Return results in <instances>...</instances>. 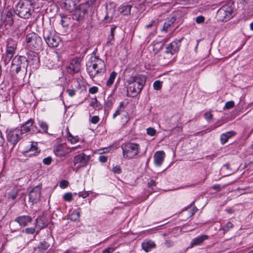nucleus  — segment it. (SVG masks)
Listing matches in <instances>:
<instances>
[{
	"mask_svg": "<svg viewBox=\"0 0 253 253\" xmlns=\"http://www.w3.org/2000/svg\"><path fill=\"white\" fill-rule=\"evenodd\" d=\"M87 73L91 79L103 75L106 71L104 61L98 57L92 56L86 64Z\"/></svg>",
	"mask_w": 253,
	"mask_h": 253,
	"instance_id": "f257e3e1",
	"label": "nucleus"
},
{
	"mask_svg": "<svg viewBox=\"0 0 253 253\" xmlns=\"http://www.w3.org/2000/svg\"><path fill=\"white\" fill-rule=\"evenodd\" d=\"M145 81L146 78L143 75L126 76V82L128 84L127 95L131 97L136 96L141 92Z\"/></svg>",
	"mask_w": 253,
	"mask_h": 253,
	"instance_id": "f03ea898",
	"label": "nucleus"
},
{
	"mask_svg": "<svg viewBox=\"0 0 253 253\" xmlns=\"http://www.w3.org/2000/svg\"><path fill=\"white\" fill-rule=\"evenodd\" d=\"M123 157L125 159H130L137 156L140 150V146L135 143H127L122 145Z\"/></svg>",
	"mask_w": 253,
	"mask_h": 253,
	"instance_id": "7ed1b4c3",
	"label": "nucleus"
},
{
	"mask_svg": "<svg viewBox=\"0 0 253 253\" xmlns=\"http://www.w3.org/2000/svg\"><path fill=\"white\" fill-rule=\"evenodd\" d=\"M26 41L27 46L31 49L39 50L42 47V40L36 33L32 32L26 35Z\"/></svg>",
	"mask_w": 253,
	"mask_h": 253,
	"instance_id": "20e7f679",
	"label": "nucleus"
},
{
	"mask_svg": "<svg viewBox=\"0 0 253 253\" xmlns=\"http://www.w3.org/2000/svg\"><path fill=\"white\" fill-rule=\"evenodd\" d=\"M33 10V4L18 2L16 6L15 11L17 14L23 18H29Z\"/></svg>",
	"mask_w": 253,
	"mask_h": 253,
	"instance_id": "39448f33",
	"label": "nucleus"
},
{
	"mask_svg": "<svg viewBox=\"0 0 253 253\" xmlns=\"http://www.w3.org/2000/svg\"><path fill=\"white\" fill-rule=\"evenodd\" d=\"M233 9L229 4L223 5L217 11V16L220 21H227L232 17Z\"/></svg>",
	"mask_w": 253,
	"mask_h": 253,
	"instance_id": "423d86ee",
	"label": "nucleus"
},
{
	"mask_svg": "<svg viewBox=\"0 0 253 253\" xmlns=\"http://www.w3.org/2000/svg\"><path fill=\"white\" fill-rule=\"evenodd\" d=\"M44 40L49 46L52 47H57L61 42L60 38L54 33L48 31L44 32Z\"/></svg>",
	"mask_w": 253,
	"mask_h": 253,
	"instance_id": "0eeeda50",
	"label": "nucleus"
},
{
	"mask_svg": "<svg viewBox=\"0 0 253 253\" xmlns=\"http://www.w3.org/2000/svg\"><path fill=\"white\" fill-rule=\"evenodd\" d=\"M179 42L174 41L171 42L166 48V50L165 52V55L161 56L164 57V59H166V61L165 62H167L172 57L173 54L177 52L179 50Z\"/></svg>",
	"mask_w": 253,
	"mask_h": 253,
	"instance_id": "6e6552de",
	"label": "nucleus"
},
{
	"mask_svg": "<svg viewBox=\"0 0 253 253\" xmlns=\"http://www.w3.org/2000/svg\"><path fill=\"white\" fill-rule=\"evenodd\" d=\"M27 60L23 56H16L12 60L11 69L12 71H15L16 73L21 70V68H24L26 62Z\"/></svg>",
	"mask_w": 253,
	"mask_h": 253,
	"instance_id": "1a4fd4ad",
	"label": "nucleus"
},
{
	"mask_svg": "<svg viewBox=\"0 0 253 253\" xmlns=\"http://www.w3.org/2000/svg\"><path fill=\"white\" fill-rule=\"evenodd\" d=\"M90 160V156L86 155L84 153L75 156L73 159V163L75 166L80 168L85 167L88 163Z\"/></svg>",
	"mask_w": 253,
	"mask_h": 253,
	"instance_id": "9d476101",
	"label": "nucleus"
},
{
	"mask_svg": "<svg viewBox=\"0 0 253 253\" xmlns=\"http://www.w3.org/2000/svg\"><path fill=\"white\" fill-rule=\"evenodd\" d=\"M21 131L19 129L15 128L9 130L7 133V140L9 142L15 145L21 138Z\"/></svg>",
	"mask_w": 253,
	"mask_h": 253,
	"instance_id": "9b49d317",
	"label": "nucleus"
},
{
	"mask_svg": "<svg viewBox=\"0 0 253 253\" xmlns=\"http://www.w3.org/2000/svg\"><path fill=\"white\" fill-rule=\"evenodd\" d=\"M87 17V10L83 6L76 9L72 14V18L78 21H83Z\"/></svg>",
	"mask_w": 253,
	"mask_h": 253,
	"instance_id": "f8f14e48",
	"label": "nucleus"
},
{
	"mask_svg": "<svg viewBox=\"0 0 253 253\" xmlns=\"http://www.w3.org/2000/svg\"><path fill=\"white\" fill-rule=\"evenodd\" d=\"M82 59L80 58H75L72 60L70 65L67 67L68 72L73 74L78 73L81 69V62Z\"/></svg>",
	"mask_w": 253,
	"mask_h": 253,
	"instance_id": "ddd939ff",
	"label": "nucleus"
},
{
	"mask_svg": "<svg viewBox=\"0 0 253 253\" xmlns=\"http://www.w3.org/2000/svg\"><path fill=\"white\" fill-rule=\"evenodd\" d=\"M41 186L35 187L29 193V200L33 203H37L40 201L41 195Z\"/></svg>",
	"mask_w": 253,
	"mask_h": 253,
	"instance_id": "4468645a",
	"label": "nucleus"
},
{
	"mask_svg": "<svg viewBox=\"0 0 253 253\" xmlns=\"http://www.w3.org/2000/svg\"><path fill=\"white\" fill-rule=\"evenodd\" d=\"M69 149V148L66 145L59 144L55 147L54 152L57 156L62 157L70 153Z\"/></svg>",
	"mask_w": 253,
	"mask_h": 253,
	"instance_id": "2eb2a0df",
	"label": "nucleus"
},
{
	"mask_svg": "<svg viewBox=\"0 0 253 253\" xmlns=\"http://www.w3.org/2000/svg\"><path fill=\"white\" fill-rule=\"evenodd\" d=\"M16 13L15 10L13 9H10L4 16V22L5 25L11 26L13 23V17L14 14Z\"/></svg>",
	"mask_w": 253,
	"mask_h": 253,
	"instance_id": "dca6fc26",
	"label": "nucleus"
},
{
	"mask_svg": "<svg viewBox=\"0 0 253 253\" xmlns=\"http://www.w3.org/2000/svg\"><path fill=\"white\" fill-rule=\"evenodd\" d=\"M165 157V153L164 151H157L154 155L155 164L158 166H160L162 164Z\"/></svg>",
	"mask_w": 253,
	"mask_h": 253,
	"instance_id": "f3484780",
	"label": "nucleus"
},
{
	"mask_svg": "<svg viewBox=\"0 0 253 253\" xmlns=\"http://www.w3.org/2000/svg\"><path fill=\"white\" fill-rule=\"evenodd\" d=\"M15 220L21 226H25L28 223L31 221L32 218L29 216L23 215L17 217Z\"/></svg>",
	"mask_w": 253,
	"mask_h": 253,
	"instance_id": "a211bd4d",
	"label": "nucleus"
},
{
	"mask_svg": "<svg viewBox=\"0 0 253 253\" xmlns=\"http://www.w3.org/2000/svg\"><path fill=\"white\" fill-rule=\"evenodd\" d=\"M30 143H31L29 144L30 147L25 148L24 151L23 153L25 155H27V153L32 152H34V153H30L29 156L35 155L36 153H38V152L37 151L38 148L37 145L34 144L33 142H31Z\"/></svg>",
	"mask_w": 253,
	"mask_h": 253,
	"instance_id": "6ab92c4d",
	"label": "nucleus"
},
{
	"mask_svg": "<svg viewBox=\"0 0 253 253\" xmlns=\"http://www.w3.org/2000/svg\"><path fill=\"white\" fill-rule=\"evenodd\" d=\"M75 3L73 0H63L62 6L67 10L71 12L75 7Z\"/></svg>",
	"mask_w": 253,
	"mask_h": 253,
	"instance_id": "aec40b11",
	"label": "nucleus"
},
{
	"mask_svg": "<svg viewBox=\"0 0 253 253\" xmlns=\"http://www.w3.org/2000/svg\"><path fill=\"white\" fill-rule=\"evenodd\" d=\"M34 121L32 119H30L27 121L21 127L20 131H21L22 134L24 133L29 132L31 130V127L33 126Z\"/></svg>",
	"mask_w": 253,
	"mask_h": 253,
	"instance_id": "412c9836",
	"label": "nucleus"
},
{
	"mask_svg": "<svg viewBox=\"0 0 253 253\" xmlns=\"http://www.w3.org/2000/svg\"><path fill=\"white\" fill-rule=\"evenodd\" d=\"M142 248L146 252L150 251L156 247V244L152 241L143 242L141 245Z\"/></svg>",
	"mask_w": 253,
	"mask_h": 253,
	"instance_id": "4be33fe9",
	"label": "nucleus"
},
{
	"mask_svg": "<svg viewBox=\"0 0 253 253\" xmlns=\"http://www.w3.org/2000/svg\"><path fill=\"white\" fill-rule=\"evenodd\" d=\"M235 134L236 133L233 131H227L222 134L220 138L221 143L223 144H225L230 138L235 135Z\"/></svg>",
	"mask_w": 253,
	"mask_h": 253,
	"instance_id": "5701e85b",
	"label": "nucleus"
},
{
	"mask_svg": "<svg viewBox=\"0 0 253 253\" xmlns=\"http://www.w3.org/2000/svg\"><path fill=\"white\" fill-rule=\"evenodd\" d=\"M208 238L209 236L208 235H203L196 238H195L194 240H193L191 244V247H193V246L201 244L203 241L208 239Z\"/></svg>",
	"mask_w": 253,
	"mask_h": 253,
	"instance_id": "b1692460",
	"label": "nucleus"
},
{
	"mask_svg": "<svg viewBox=\"0 0 253 253\" xmlns=\"http://www.w3.org/2000/svg\"><path fill=\"white\" fill-rule=\"evenodd\" d=\"M16 49L6 47L5 62L8 63L13 57L15 53Z\"/></svg>",
	"mask_w": 253,
	"mask_h": 253,
	"instance_id": "393cba45",
	"label": "nucleus"
},
{
	"mask_svg": "<svg viewBox=\"0 0 253 253\" xmlns=\"http://www.w3.org/2000/svg\"><path fill=\"white\" fill-rule=\"evenodd\" d=\"M175 20L176 19L174 17H172L170 19H167L164 24L163 30L166 32L168 31L169 28L175 21Z\"/></svg>",
	"mask_w": 253,
	"mask_h": 253,
	"instance_id": "a878e982",
	"label": "nucleus"
},
{
	"mask_svg": "<svg viewBox=\"0 0 253 253\" xmlns=\"http://www.w3.org/2000/svg\"><path fill=\"white\" fill-rule=\"evenodd\" d=\"M47 222L44 216H41L37 219V225L40 228L46 226Z\"/></svg>",
	"mask_w": 253,
	"mask_h": 253,
	"instance_id": "bb28decb",
	"label": "nucleus"
},
{
	"mask_svg": "<svg viewBox=\"0 0 253 253\" xmlns=\"http://www.w3.org/2000/svg\"><path fill=\"white\" fill-rule=\"evenodd\" d=\"M61 23L63 27H67L71 23L70 18L67 16H62Z\"/></svg>",
	"mask_w": 253,
	"mask_h": 253,
	"instance_id": "cd10ccee",
	"label": "nucleus"
},
{
	"mask_svg": "<svg viewBox=\"0 0 253 253\" xmlns=\"http://www.w3.org/2000/svg\"><path fill=\"white\" fill-rule=\"evenodd\" d=\"M151 54L149 56L147 55V57L149 59H153L155 58V55L158 53L159 49L156 47V45L155 44L153 46L152 49H150Z\"/></svg>",
	"mask_w": 253,
	"mask_h": 253,
	"instance_id": "c85d7f7f",
	"label": "nucleus"
},
{
	"mask_svg": "<svg viewBox=\"0 0 253 253\" xmlns=\"http://www.w3.org/2000/svg\"><path fill=\"white\" fill-rule=\"evenodd\" d=\"M117 73L115 72V71H113L111 73L109 79L108 80L106 83V85L107 86H110L113 84L114 80L117 76Z\"/></svg>",
	"mask_w": 253,
	"mask_h": 253,
	"instance_id": "c756f323",
	"label": "nucleus"
},
{
	"mask_svg": "<svg viewBox=\"0 0 253 253\" xmlns=\"http://www.w3.org/2000/svg\"><path fill=\"white\" fill-rule=\"evenodd\" d=\"M131 7L130 5L123 6L120 8V12L124 15H127L130 13Z\"/></svg>",
	"mask_w": 253,
	"mask_h": 253,
	"instance_id": "7c9ffc66",
	"label": "nucleus"
},
{
	"mask_svg": "<svg viewBox=\"0 0 253 253\" xmlns=\"http://www.w3.org/2000/svg\"><path fill=\"white\" fill-rule=\"evenodd\" d=\"M67 139L72 144H75L80 141V138L78 136H73L70 132H68Z\"/></svg>",
	"mask_w": 253,
	"mask_h": 253,
	"instance_id": "2f4dec72",
	"label": "nucleus"
},
{
	"mask_svg": "<svg viewBox=\"0 0 253 253\" xmlns=\"http://www.w3.org/2000/svg\"><path fill=\"white\" fill-rule=\"evenodd\" d=\"M17 45V42L16 41L13 40L12 39H8L6 47L12 48L16 49Z\"/></svg>",
	"mask_w": 253,
	"mask_h": 253,
	"instance_id": "473e14b6",
	"label": "nucleus"
},
{
	"mask_svg": "<svg viewBox=\"0 0 253 253\" xmlns=\"http://www.w3.org/2000/svg\"><path fill=\"white\" fill-rule=\"evenodd\" d=\"M80 214L79 212H73L69 215L68 219L73 221L79 219Z\"/></svg>",
	"mask_w": 253,
	"mask_h": 253,
	"instance_id": "72a5a7b5",
	"label": "nucleus"
},
{
	"mask_svg": "<svg viewBox=\"0 0 253 253\" xmlns=\"http://www.w3.org/2000/svg\"><path fill=\"white\" fill-rule=\"evenodd\" d=\"M27 56L28 60H34L37 58L36 53L31 50H30L27 52Z\"/></svg>",
	"mask_w": 253,
	"mask_h": 253,
	"instance_id": "f704fd0d",
	"label": "nucleus"
},
{
	"mask_svg": "<svg viewBox=\"0 0 253 253\" xmlns=\"http://www.w3.org/2000/svg\"><path fill=\"white\" fill-rule=\"evenodd\" d=\"M63 199L65 201L70 202L73 199L72 194L71 193H67L64 195Z\"/></svg>",
	"mask_w": 253,
	"mask_h": 253,
	"instance_id": "c9c22d12",
	"label": "nucleus"
},
{
	"mask_svg": "<svg viewBox=\"0 0 253 253\" xmlns=\"http://www.w3.org/2000/svg\"><path fill=\"white\" fill-rule=\"evenodd\" d=\"M154 88L156 90H160L162 87V83L159 81H155L153 84Z\"/></svg>",
	"mask_w": 253,
	"mask_h": 253,
	"instance_id": "e433bc0d",
	"label": "nucleus"
},
{
	"mask_svg": "<svg viewBox=\"0 0 253 253\" xmlns=\"http://www.w3.org/2000/svg\"><path fill=\"white\" fill-rule=\"evenodd\" d=\"M234 106V102L233 101H228L225 103L224 109H229Z\"/></svg>",
	"mask_w": 253,
	"mask_h": 253,
	"instance_id": "4c0bfd02",
	"label": "nucleus"
},
{
	"mask_svg": "<svg viewBox=\"0 0 253 253\" xmlns=\"http://www.w3.org/2000/svg\"><path fill=\"white\" fill-rule=\"evenodd\" d=\"M40 126L44 132H46L47 131L48 126L46 123L42 122L40 123Z\"/></svg>",
	"mask_w": 253,
	"mask_h": 253,
	"instance_id": "58836bf2",
	"label": "nucleus"
},
{
	"mask_svg": "<svg viewBox=\"0 0 253 253\" xmlns=\"http://www.w3.org/2000/svg\"><path fill=\"white\" fill-rule=\"evenodd\" d=\"M68 182L65 180H62L60 182V187L62 188H65L68 186Z\"/></svg>",
	"mask_w": 253,
	"mask_h": 253,
	"instance_id": "ea45409f",
	"label": "nucleus"
},
{
	"mask_svg": "<svg viewBox=\"0 0 253 253\" xmlns=\"http://www.w3.org/2000/svg\"><path fill=\"white\" fill-rule=\"evenodd\" d=\"M147 132L148 134L154 136L156 134V130L152 127H149L147 129Z\"/></svg>",
	"mask_w": 253,
	"mask_h": 253,
	"instance_id": "a19ab883",
	"label": "nucleus"
},
{
	"mask_svg": "<svg viewBox=\"0 0 253 253\" xmlns=\"http://www.w3.org/2000/svg\"><path fill=\"white\" fill-rule=\"evenodd\" d=\"M52 161V158L50 157H47L43 160V163L44 164L48 165H50Z\"/></svg>",
	"mask_w": 253,
	"mask_h": 253,
	"instance_id": "79ce46f5",
	"label": "nucleus"
},
{
	"mask_svg": "<svg viewBox=\"0 0 253 253\" xmlns=\"http://www.w3.org/2000/svg\"><path fill=\"white\" fill-rule=\"evenodd\" d=\"M99 121V118L97 116H94L90 119V122L94 124H97Z\"/></svg>",
	"mask_w": 253,
	"mask_h": 253,
	"instance_id": "37998d69",
	"label": "nucleus"
},
{
	"mask_svg": "<svg viewBox=\"0 0 253 253\" xmlns=\"http://www.w3.org/2000/svg\"><path fill=\"white\" fill-rule=\"evenodd\" d=\"M205 118L210 122L212 119V115L211 113H206L205 114Z\"/></svg>",
	"mask_w": 253,
	"mask_h": 253,
	"instance_id": "c03bdc74",
	"label": "nucleus"
},
{
	"mask_svg": "<svg viewBox=\"0 0 253 253\" xmlns=\"http://www.w3.org/2000/svg\"><path fill=\"white\" fill-rule=\"evenodd\" d=\"M205 20V18L203 16H199L196 17V22L198 23H203Z\"/></svg>",
	"mask_w": 253,
	"mask_h": 253,
	"instance_id": "a18cd8bd",
	"label": "nucleus"
},
{
	"mask_svg": "<svg viewBox=\"0 0 253 253\" xmlns=\"http://www.w3.org/2000/svg\"><path fill=\"white\" fill-rule=\"evenodd\" d=\"M98 91V88L96 86H92L89 89V92L94 94Z\"/></svg>",
	"mask_w": 253,
	"mask_h": 253,
	"instance_id": "49530a36",
	"label": "nucleus"
},
{
	"mask_svg": "<svg viewBox=\"0 0 253 253\" xmlns=\"http://www.w3.org/2000/svg\"><path fill=\"white\" fill-rule=\"evenodd\" d=\"M121 169L119 166H115L113 168V171L115 173H120L121 172Z\"/></svg>",
	"mask_w": 253,
	"mask_h": 253,
	"instance_id": "de8ad7c7",
	"label": "nucleus"
},
{
	"mask_svg": "<svg viewBox=\"0 0 253 253\" xmlns=\"http://www.w3.org/2000/svg\"><path fill=\"white\" fill-rule=\"evenodd\" d=\"M49 247V245L45 242H44L42 243H41V248H42L43 250H46Z\"/></svg>",
	"mask_w": 253,
	"mask_h": 253,
	"instance_id": "09e8293b",
	"label": "nucleus"
},
{
	"mask_svg": "<svg viewBox=\"0 0 253 253\" xmlns=\"http://www.w3.org/2000/svg\"><path fill=\"white\" fill-rule=\"evenodd\" d=\"M114 250L115 248H108L103 251V253H111L114 252Z\"/></svg>",
	"mask_w": 253,
	"mask_h": 253,
	"instance_id": "8fccbe9b",
	"label": "nucleus"
},
{
	"mask_svg": "<svg viewBox=\"0 0 253 253\" xmlns=\"http://www.w3.org/2000/svg\"><path fill=\"white\" fill-rule=\"evenodd\" d=\"M67 91L69 94V95L71 97L73 96L75 94V90L73 89H68L67 90Z\"/></svg>",
	"mask_w": 253,
	"mask_h": 253,
	"instance_id": "3c124183",
	"label": "nucleus"
},
{
	"mask_svg": "<svg viewBox=\"0 0 253 253\" xmlns=\"http://www.w3.org/2000/svg\"><path fill=\"white\" fill-rule=\"evenodd\" d=\"M35 231L34 228H27L26 229V232L27 234H33Z\"/></svg>",
	"mask_w": 253,
	"mask_h": 253,
	"instance_id": "603ef678",
	"label": "nucleus"
},
{
	"mask_svg": "<svg viewBox=\"0 0 253 253\" xmlns=\"http://www.w3.org/2000/svg\"><path fill=\"white\" fill-rule=\"evenodd\" d=\"M99 160L101 163H105L107 160V158L103 155H101L99 157Z\"/></svg>",
	"mask_w": 253,
	"mask_h": 253,
	"instance_id": "864d4df0",
	"label": "nucleus"
},
{
	"mask_svg": "<svg viewBox=\"0 0 253 253\" xmlns=\"http://www.w3.org/2000/svg\"><path fill=\"white\" fill-rule=\"evenodd\" d=\"M88 193L86 192H79V197H82L83 198H85L87 197L88 196Z\"/></svg>",
	"mask_w": 253,
	"mask_h": 253,
	"instance_id": "5fc2aeb1",
	"label": "nucleus"
},
{
	"mask_svg": "<svg viewBox=\"0 0 253 253\" xmlns=\"http://www.w3.org/2000/svg\"><path fill=\"white\" fill-rule=\"evenodd\" d=\"M16 196H17L16 193H9L8 195V198L11 199L12 200H14L16 198Z\"/></svg>",
	"mask_w": 253,
	"mask_h": 253,
	"instance_id": "6e6d98bb",
	"label": "nucleus"
},
{
	"mask_svg": "<svg viewBox=\"0 0 253 253\" xmlns=\"http://www.w3.org/2000/svg\"><path fill=\"white\" fill-rule=\"evenodd\" d=\"M18 2H21L23 3H33V0H20Z\"/></svg>",
	"mask_w": 253,
	"mask_h": 253,
	"instance_id": "4d7b16f0",
	"label": "nucleus"
},
{
	"mask_svg": "<svg viewBox=\"0 0 253 253\" xmlns=\"http://www.w3.org/2000/svg\"><path fill=\"white\" fill-rule=\"evenodd\" d=\"M226 230H229L230 228H232L233 227V224L230 222H228L226 223Z\"/></svg>",
	"mask_w": 253,
	"mask_h": 253,
	"instance_id": "13d9d810",
	"label": "nucleus"
},
{
	"mask_svg": "<svg viewBox=\"0 0 253 253\" xmlns=\"http://www.w3.org/2000/svg\"><path fill=\"white\" fill-rule=\"evenodd\" d=\"M147 185L149 187H152L153 186H155L156 185V182H155V181L152 180L149 182H148L147 183Z\"/></svg>",
	"mask_w": 253,
	"mask_h": 253,
	"instance_id": "bf43d9fd",
	"label": "nucleus"
},
{
	"mask_svg": "<svg viewBox=\"0 0 253 253\" xmlns=\"http://www.w3.org/2000/svg\"><path fill=\"white\" fill-rule=\"evenodd\" d=\"M120 108H118L115 112V113L113 115V118L114 119L118 115L120 114Z\"/></svg>",
	"mask_w": 253,
	"mask_h": 253,
	"instance_id": "052dcab7",
	"label": "nucleus"
},
{
	"mask_svg": "<svg viewBox=\"0 0 253 253\" xmlns=\"http://www.w3.org/2000/svg\"><path fill=\"white\" fill-rule=\"evenodd\" d=\"M212 188L214 190H216L217 191H220V186L219 184H215L212 186Z\"/></svg>",
	"mask_w": 253,
	"mask_h": 253,
	"instance_id": "680f3d73",
	"label": "nucleus"
},
{
	"mask_svg": "<svg viewBox=\"0 0 253 253\" xmlns=\"http://www.w3.org/2000/svg\"><path fill=\"white\" fill-rule=\"evenodd\" d=\"M78 148H81V146L80 145H78L77 146H76V147H73L72 148H69V151H70V152H71L72 151H74L75 150L78 149Z\"/></svg>",
	"mask_w": 253,
	"mask_h": 253,
	"instance_id": "e2e57ef3",
	"label": "nucleus"
},
{
	"mask_svg": "<svg viewBox=\"0 0 253 253\" xmlns=\"http://www.w3.org/2000/svg\"><path fill=\"white\" fill-rule=\"evenodd\" d=\"M165 244L167 245V247H170L172 246V242L170 241H166L165 242Z\"/></svg>",
	"mask_w": 253,
	"mask_h": 253,
	"instance_id": "0e129e2a",
	"label": "nucleus"
},
{
	"mask_svg": "<svg viewBox=\"0 0 253 253\" xmlns=\"http://www.w3.org/2000/svg\"><path fill=\"white\" fill-rule=\"evenodd\" d=\"M115 30V28H112L111 30V39H114V32Z\"/></svg>",
	"mask_w": 253,
	"mask_h": 253,
	"instance_id": "69168bd1",
	"label": "nucleus"
},
{
	"mask_svg": "<svg viewBox=\"0 0 253 253\" xmlns=\"http://www.w3.org/2000/svg\"><path fill=\"white\" fill-rule=\"evenodd\" d=\"M154 22V21L152 22V23H150V24H148V25H146V27L147 28H149L151 27L152 26V25H153V23Z\"/></svg>",
	"mask_w": 253,
	"mask_h": 253,
	"instance_id": "338daca9",
	"label": "nucleus"
},
{
	"mask_svg": "<svg viewBox=\"0 0 253 253\" xmlns=\"http://www.w3.org/2000/svg\"><path fill=\"white\" fill-rule=\"evenodd\" d=\"M192 212L190 213V216H192L196 211V210L195 209H192Z\"/></svg>",
	"mask_w": 253,
	"mask_h": 253,
	"instance_id": "774afa93",
	"label": "nucleus"
}]
</instances>
